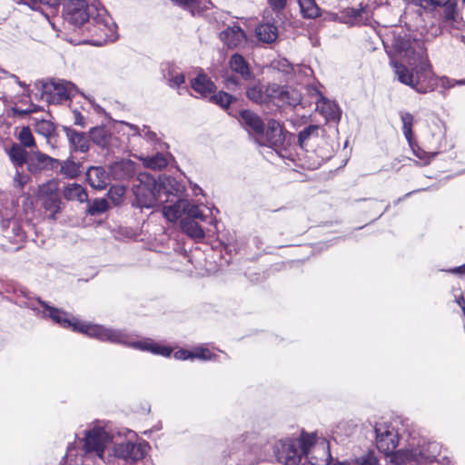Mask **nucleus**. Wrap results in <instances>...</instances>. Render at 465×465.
Returning a JSON list of instances; mask_svg holds the SVG:
<instances>
[{
    "instance_id": "17",
    "label": "nucleus",
    "mask_w": 465,
    "mask_h": 465,
    "mask_svg": "<svg viewBox=\"0 0 465 465\" xmlns=\"http://www.w3.org/2000/svg\"><path fill=\"white\" fill-rule=\"evenodd\" d=\"M96 16L92 17L93 21L95 23V26L104 34L105 41H114L115 39V25L112 21L111 16L106 14L104 8H96Z\"/></svg>"
},
{
    "instance_id": "13",
    "label": "nucleus",
    "mask_w": 465,
    "mask_h": 465,
    "mask_svg": "<svg viewBox=\"0 0 465 465\" xmlns=\"http://www.w3.org/2000/svg\"><path fill=\"white\" fill-rule=\"evenodd\" d=\"M265 94L270 96V99L277 100L279 104L292 107L298 105L302 101L301 92L291 86L270 84L265 87Z\"/></svg>"
},
{
    "instance_id": "37",
    "label": "nucleus",
    "mask_w": 465,
    "mask_h": 465,
    "mask_svg": "<svg viewBox=\"0 0 465 465\" xmlns=\"http://www.w3.org/2000/svg\"><path fill=\"white\" fill-rule=\"evenodd\" d=\"M92 141L99 146H105L108 143L109 133L104 127H94L90 131Z\"/></svg>"
},
{
    "instance_id": "59",
    "label": "nucleus",
    "mask_w": 465,
    "mask_h": 465,
    "mask_svg": "<svg viewBox=\"0 0 465 465\" xmlns=\"http://www.w3.org/2000/svg\"><path fill=\"white\" fill-rule=\"evenodd\" d=\"M450 272L452 273L465 274V263L461 266L450 270Z\"/></svg>"
},
{
    "instance_id": "11",
    "label": "nucleus",
    "mask_w": 465,
    "mask_h": 465,
    "mask_svg": "<svg viewBox=\"0 0 465 465\" xmlns=\"http://www.w3.org/2000/svg\"><path fill=\"white\" fill-rule=\"evenodd\" d=\"M91 16L86 0H64V18L69 24L81 26Z\"/></svg>"
},
{
    "instance_id": "49",
    "label": "nucleus",
    "mask_w": 465,
    "mask_h": 465,
    "mask_svg": "<svg viewBox=\"0 0 465 465\" xmlns=\"http://www.w3.org/2000/svg\"><path fill=\"white\" fill-rule=\"evenodd\" d=\"M269 5L273 11H282L287 5V0H267Z\"/></svg>"
},
{
    "instance_id": "58",
    "label": "nucleus",
    "mask_w": 465,
    "mask_h": 465,
    "mask_svg": "<svg viewBox=\"0 0 465 465\" xmlns=\"http://www.w3.org/2000/svg\"><path fill=\"white\" fill-rule=\"evenodd\" d=\"M446 18L448 20L454 19V8L453 6H448L446 8Z\"/></svg>"
},
{
    "instance_id": "54",
    "label": "nucleus",
    "mask_w": 465,
    "mask_h": 465,
    "mask_svg": "<svg viewBox=\"0 0 465 465\" xmlns=\"http://www.w3.org/2000/svg\"><path fill=\"white\" fill-rule=\"evenodd\" d=\"M183 6H193L194 4H200L201 0H173Z\"/></svg>"
},
{
    "instance_id": "42",
    "label": "nucleus",
    "mask_w": 465,
    "mask_h": 465,
    "mask_svg": "<svg viewBox=\"0 0 465 465\" xmlns=\"http://www.w3.org/2000/svg\"><path fill=\"white\" fill-rule=\"evenodd\" d=\"M18 139L23 147H34L35 142L29 127H23L18 134Z\"/></svg>"
},
{
    "instance_id": "32",
    "label": "nucleus",
    "mask_w": 465,
    "mask_h": 465,
    "mask_svg": "<svg viewBox=\"0 0 465 465\" xmlns=\"http://www.w3.org/2000/svg\"><path fill=\"white\" fill-rule=\"evenodd\" d=\"M8 155L16 166H23L25 163H28L29 159H27V153L25 149L19 144H13L8 151Z\"/></svg>"
},
{
    "instance_id": "35",
    "label": "nucleus",
    "mask_w": 465,
    "mask_h": 465,
    "mask_svg": "<svg viewBox=\"0 0 465 465\" xmlns=\"http://www.w3.org/2000/svg\"><path fill=\"white\" fill-rule=\"evenodd\" d=\"M60 165V173L65 176L66 178L74 179L78 176L80 173V166L76 163L66 160L62 163H59Z\"/></svg>"
},
{
    "instance_id": "46",
    "label": "nucleus",
    "mask_w": 465,
    "mask_h": 465,
    "mask_svg": "<svg viewBox=\"0 0 465 465\" xmlns=\"http://www.w3.org/2000/svg\"><path fill=\"white\" fill-rule=\"evenodd\" d=\"M35 130L37 133L43 134L44 136H48L54 132V126L51 122L41 120L36 123Z\"/></svg>"
},
{
    "instance_id": "25",
    "label": "nucleus",
    "mask_w": 465,
    "mask_h": 465,
    "mask_svg": "<svg viewBox=\"0 0 465 465\" xmlns=\"http://www.w3.org/2000/svg\"><path fill=\"white\" fill-rule=\"evenodd\" d=\"M192 88L201 95H206L212 94L215 90L214 84L205 74H199L191 82Z\"/></svg>"
},
{
    "instance_id": "55",
    "label": "nucleus",
    "mask_w": 465,
    "mask_h": 465,
    "mask_svg": "<svg viewBox=\"0 0 465 465\" xmlns=\"http://www.w3.org/2000/svg\"><path fill=\"white\" fill-rule=\"evenodd\" d=\"M420 7L427 9L433 6L431 0H414Z\"/></svg>"
},
{
    "instance_id": "3",
    "label": "nucleus",
    "mask_w": 465,
    "mask_h": 465,
    "mask_svg": "<svg viewBox=\"0 0 465 465\" xmlns=\"http://www.w3.org/2000/svg\"><path fill=\"white\" fill-rule=\"evenodd\" d=\"M272 448L277 461L283 465H326L329 457L325 440L313 432L281 439Z\"/></svg>"
},
{
    "instance_id": "33",
    "label": "nucleus",
    "mask_w": 465,
    "mask_h": 465,
    "mask_svg": "<svg viewBox=\"0 0 465 465\" xmlns=\"http://www.w3.org/2000/svg\"><path fill=\"white\" fill-rule=\"evenodd\" d=\"M143 165L153 170H161L167 166L168 160L163 153H157L153 156L142 158Z\"/></svg>"
},
{
    "instance_id": "40",
    "label": "nucleus",
    "mask_w": 465,
    "mask_h": 465,
    "mask_svg": "<svg viewBox=\"0 0 465 465\" xmlns=\"http://www.w3.org/2000/svg\"><path fill=\"white\" fill-rule=\"evenodd\" d=\"M164 78L173 88H179L185 82L184 74L177 70H170L164 74Z\"/></svg>"
},
{
    "instance_id": "1",
    "label": "nucleus",
    "mask_w": 465,
    "mask_h": 465,
    "mask_svg": "<svg viewBox=\"0 0 465 465\" xmlns=\"http://www.w3.org/2000/svg\"><path fill=\"white\" fill-rule=\"evenodd\" d=\"M30 308L35 311L37 315H41L43 318H50L54 322L64 328H70L74 331L82 332L101 341L123 344L164 357H169L172 353L171 348L160 345L153 340L143 339L134 341L132 340L131 335L122 330L79 322L67 312L50 306L40 300H37L36 302H32Z\"/></svg>"
},
{
    "instance_id": "43",
    "label": "nucleus",
    "mask_w": 465,
    "mask_h": 465,
    "mask_svg": "<svg viewBox=\"0 0 465 465\" xmlns=\"http://www.w3.org/2000/svg\"><path fill=\"white\" fill-rule=\"evenodd\" d=\"M125 193V188L123 185H113L108 191V197L114 204H119Z\"/></svg>"
},
{
    "instance_id": "24",
    "label": "nucleus",
    "mask_w": 465,
    "mask_h": 465,
    "mask_svg": "<svg viewBox=\"0 0 465 465\" xmlns=\"http://www.w3.org/2000/svg\"><path fill=\"white\" fill-rule=\"evenodd\" d=\"M135 173V164L131 160H122L112 165V173L117 180H124L133 176Z\"/></svg>"
},
{
    "instance_id": "16",
    "label": "nucleus",
    "mask_w": 465,
    "mask_h": 465,
    "mask_svg": "<svg viewBox=\"0 0 465 465\" xmlns=\"http://www.w3.org/2000/svg\"><path fill=\"white\" fill-rule=\"evenodd\" d=\"M59 161L40 151L33 152L28 160V170L31 173H38L43 169H55L58 167Z\"/></svg>"
},
{
    "instance_id": "8",
    "label": "nucleus",
    "mask_w": 465,
    "mask_h": 465,
    "mask_svg": "<svg viewBox=\"0 0 465 465\" xmlns=\"http://www.w3.org/2000/svg\"><path fill=\"white\" fill-rule=\"evenodd\" d=\"M112 441L113 435L97 424L85 431L83 449L86 454L94 453L104 460V450Z\"/></svg>"
},
{
    "instance_id": "51",
    "label": "nucleus",
    "mask_w": 465,
    "mask_h": 465,
    "mask_svg": "<svg viewBox=\"0 0 465 465\" xmlns=\"http://www.w3.org/2000/svg\"><path fill=\"white\" fill-rule=\"evenodd\" d=\"M176 360H193L192 351L181 349L174 352Z\"/></svg>"
},
{
    "instance_id": "28",
    "label": "nucleus",
    "mask_w": 465,
    "mask_h": 465,
    "mask_svg": "<svg viewBox=\"0 0 465 465\" xmlns=\"http://www.w3.org/2000/svg\"><path fill=\"white\" fill-rule=\"evenodd\" d=\"M229 64L231 69L233 72L241 74L242 78L248 79L251 76V72L248 64L241 54H234L233 55H232Z\"/></svg>"
},
{
    "instance_id": "27",
    "label": "nucleus",
    "mask_w": 465,
    "mask_h": 465,
    "mask_svg": "<svg viewBox=\"0 0 465 465\" xmlns=\"http://www.w3.org/2000/svg\"><path fill=\"white\" fill-rule=\"evenodd\" d=\"M256 35L263 43H272L278 37V29L273 24H262L256 28Z\"/></svg>"
},
{
    "instance_id": "31",
    "label": "nucleus",
    "mask_w": 465,
    "mask_h": 465,
    "mask_svg": "<svg viewBox=\"0 0 465 465\" xmlns=\"http://www.w3.org/2000/svg\"><path fill=\"white\" fill-rule=\"evenodd\" d=\"M298 4L303 17L313 19L320 15V7L315 0H298Z\"/></svg>"
},
{
    "instance_id": "39",
    "label": "nucleus",
    "mask_w": 465,
    "mask_h": 465,
    "mask_svg": "<svg viewBox=\"0 0 465 465\" xmlns=\"http://www.w3.org/2000/svg\"><path fill=\"white\" fill-rule=\"evenodd\" d=\"M109 208L108 202L105 199H94L88 203L87 213L90 215H97L104 213Z\"/></svg>"
},
{
    "instance_id": "22",
    "label": "nucleus",
    "mask_w": 465,
    "mask_h": 465,
    "mask_svg": "<svg viewBox=\"0 0 465 465\" xmlns=\"http://www.w3.org/2000/svg\"><path fill=\"white\" fill-rule=\"evenodd\" d=\"M317 110L328 121H339L341 118V110L338 104L324 97H321L316 104Z\"/></svg>"
},
{
    "instance_id": "20",
    "label": "nucleus",
    "mask_w": 465,
    "mask_h": 465,
    "mask_svg": "<svg viewBox=\"0 0 465 465\" xmlns=\"http://www.w3.org/2000/svg\"><path fill=\"white\" fill-rule=\"evenodd\" d=\"M182 191H183V186ZM182 193L183 192L175 197H171L173 200L172 202L174 201V203L164 206L163 209V216L170 222H175L181 218L183 214H185L186 207L188 206V200L181 199L180 196Z\"/></svg>"
},
{
    "instance_id": "38",
    "label": "nucleus",
    "mask_w": 465,
    "mask_h": 465,
    "mask_svg": "<svg viewBox=\"0 0 465 465\" xmlns=\"http://www.w3.org/2000/svg\"><path fill=\"white\" fill-rule=\"evenodd\" d=\"M29 5L33 9L40 10L45 13L44 7H47L52 13L58 7L61 0H28Z\"/></svg>"
},
{
    "instance_id": "29",
    "label": "nucleus",
    "mask_w": 465,
    "mask_h": 465,
    "mask_svg": "<svg viewBox=\"0 0 465 465\" xmlns=\"http://www.w3.org/2000/svg\"><path fill=\"white\" fill-rule=\"evenodd\" d=\"M183 231L191 238L203 239L204 237V229L193 219H183L182 222Z\"/></svg>"
},
{
    "instance_id": "61",
    "label": "nucleus",
    "mask_w": 465,
    "mask_h": 465,
    "mask_svg": "<svg viewBox=\"0 0 465 465\" xmlns=\"http://www.w3.org/2000/svg\"><path fill=\"white\" fill-rule=\"evenodd\" d=\"M144 132V136L148 137L149 139L153 140L155 138V134L150 131L145 132V128L143 130Z\"/></svg>"
},
{
    "instance_id": "4",
    "label": "nucleus",
    "mask_w": 465,
    "mask_h": 465,
    "mask_svg": "<svg viewBox=\"0 0 465 465\" xmlns=\"http://www.w3.org/2000/svg\"><path fill=\"white\" fill-rule=\"evenodd\" d=\"M133 191L135 196L134 205L149 209L172 202L171 197H175L182 192V184L172 177H160L156 180L144 173L136 178Z\"/></svg>"
},
{
    "instance_id": "7",
    "label": "nucleus",
    "mask_w": 465,
    "mask_h": 465,
    "mask_svg": "<svg viewBox=\"0 0 465 465\" xmlns=\"http://www.w3.org/2000/svg\"><path fill=\"white\" fill-rule=\"evenodd\" d=\"M262 447L255 433L244 432L232 441L229 455H235L239 465H256L263 459Z\"/></svg>"
},
{
    "instance_id": "62",
    "label": "nucleus",
    "mask_w": 465,
    "mask_h": 465,
    "mask_svg": "<svg viewBox=\"0 0 465 465\" xmlns=\"http://www.w3.org/2000/svg\"><path fill=\"white\" fill-rule=\"evenodd\" d=\"M464 84H465V79L455 80V85H464Z\"/></svg>"
},
{
    "instance_id": "45",
    "label": "nucleus",
    "mask_w": 465,
    "mask_h": 465,
    "mask_svg": "<svg viewBox=\"0 0 465 465\" xmlns=\"http://www.w3.org/2000/svg\"><path fill=\"white\" fill-rule=\"evenodd\" d=\"M211 101L219 104L223 108H227L232 101V96L225 92H219L211 97Z\"/></svg>"
},
{
    "instance_id": "18",
    "label": "nucleus",
    "mask_w": 465,
    "mask_h": 465,
    "mask_svg": "<svg viewBox=\"0 0 465 465\" xmlns=\"http://www.w3.org/2000/svg\"><path fill=\"white\" fill-rule=\"evenodd\" d=\"M5 77L3 78L0 85L3 88L2 96L0 99L5 101L13 99L16 94H18V88H23V94L29 91L26 84L23 82H20L18 78L15 74H7L5 73Z\"/></svg>"
},
{
    "instance_id": "44",
    "label": "nucleus",
    "mask_w": 465,
    "mask_h": 465,
    "mask_svg": "<svg viewBox=\"0 0 465 465\" xmlns=\"http://www.w3.org/2000/svg\"><path fill=\"white\" fill-rule=\"evenodd\" d=\"M354 462L357 465H378V459L372 450H368L360 457H356Z\"/></svg>"
},
{
    "instance_id": "9",
    "label": "nucleus",
    "mask_w": 465,
    "mask_h": 465,
    "mask_svg": "<svg viewBox=\"0 0 465 465\" xmlns=\"http://www.w3.org/2000/svg\"><path fill=\"white\" fill-rule=\"evenodd\" d=\"M36 198L41 206L48 213L50 218L55 219V214L62 209V201L58 193V183L49 180L38 186Z\"/></svg>"
},
{
    "instance_id": "15",
    "label": "nucleus",
    "mask_w": 465,
    "mask_h": 465,
    "mask_svg": "<svg viewBox=\"0 0 465 465\" xmlns=\"http://www.w3.org/2000/svg\"><path fill=\"white\" fill-rule=\"evenodd\" d=\"M241 123L244 128L251 134L256 142L262 136L264 124L262 119L254 113L249 110H243L240 114Z\"/></svg>"
},
{
    "instance_id": "5",
    "label": "nucleus",
    "mask_w": 465,
    "mask_h": 465,
    "mask_svg": "<svg viewBox=\"0 0 465 465\" xmlns=\"http://www.w3.org/2000/svg\"><path fill=\"white\" fill-rule=\"evenodd\" d=\"M374 431L376 446L388 458L387 462L393 454L397 453L395 449L400 444L402 446L401 449L420 445L417 428L408 419L399 418L393 422L376 423Z\"/></svg>"
},
{
    "instance_id": "41",
    "label": "nucleus",
    "mask_w": 465,
    "mask_h": 465,
    "mask_svg": "<svg viewBox=\"0 0 465 465\" xmlns=\"http://www.w3.org/2000/svg\"><path fill=\"white\" fill-rule=\"evenodd\" d=\"M193 360L198 359L201 361H213L216 360V354L211 351L210 349L205 347H196L192 351Z\"/></svg>"
},
{
    "instance_id": "63",
    "label": "nucleus",
    "mask_w": 465,
    "mask_h": 465,
    "mask_svg": "<svg viewBox=\"0 0 465 465\" xmlns=\"http://www.w3.org/2000/svg\"><path fill=\"white\" fill-rule=\"evenodd\" d=\"M95 34H99L101 35H103L98 29H97V31H95Z\"/></svg>"
},
{
    "instance_id": "56",
    "label": "nucleus",
    "mask_w": 465,
    "mask_h": 465,
    "mask_svg": "<svg viewBox=\"0 0 465 465\" xmlns=\"http://www.w3.org/2000/svg\"><path fill=\"white\" fill-rule=\"evenodd\" d=\"M36 110V107H34L33 109H25V110H19V109H14L15 113L19 115H27L31 114L32 112H35Z\"/></svg>"
},
{
    "instance_id": "30",
    "label": "nucleus",
    "mask_w": 465,
    "mask_h": 465,
    "mask_svg": "<svg viewBox=\"0 0 465 465\" xmlns=\"http://www.w3.org/2000/svg\"><path fill=\"white\" fill-rule=\"evenodd\" d=\"M401 120L402 122V132L408 141L410 147H413V133L412 126L414 123L413 115L409 112L401 113Z\"/></svg>"
},
{
    "instance_id": "19",
    "label": "nucleus",
    "mask_w": 465,
    "mask_h": 465,
    "mask_svg": "<svg viewBox=\"0 0 465 465\" xmlns=\"http://www.w3.org/2000/svg\"><path fill=\"white\" fill-rule=\"evenodd\" d=\"M220 38L228 48H237L246 42V35L239 26L228 27L220 34Z\"/></svg>"
},
{
    "instance_id": "50",
    "label": "nucleus",
    "mask_w": 465,
    "mask_h": 465,
    "mask_svg": "<svg viewBox=\"0 0 465 465\" xmlns=\"http://www.w3.org/2000/svg\"><path fill=\"white\" fill-rule=\"evenodd\" d=\"M28 180L29 177L27 175L16 172L15 176L14 178L15 186L18 188H23L24 185L28 182Z\"/></svg>"
},
{
    "instance_id": "53",
    "label": "nucleus",
    "mask_w": 465,
    "mask_h": 465,
    "mask_svg": "<svg viewBox=\"0 0 465 465\" xmlns=\"http://www.w3.org/2000/svg\"><path fill=\"white\" fill-rule=\"evenodd\" d=\"M74 124L84 126V118L77 110L74 111Z\"/></svg>"
},
{
    "instance_id": "2",
    "label": "nucleus",
    "mask_w": 465,
    "mask_h": 465,
    "mask_svg": "<svg viewBox=\"0 0 465 465\" xmlns=\"http://www.w3.org/2000/svg\"><path fill=\"white\" fill-rule=\"evenodd\" d=\"M391 47L395 54L402 58L407 65L391 61L397 79L410 86L419 94L432 92L437 87V78L429 62L424 42L420 39H411L406 35H394Z\"/></svg>"
},
{
    "instance_id": "57",
    "label": "nucleus",
    "mask_w": 465,
    "mask_h": 465,
    "mask_svg": "<svg viewBox=\"0 0 465 465\" xmlns=\"http://www.w3.org/2000/svg\"><path fill=\"white\" fill-rule=\"evenodd\" d=\"M440 33V29L438 26H432L431 33L426 35V40H429L430 37H435L438 34Z\"/></svg>"
},
{
    "instance_id": "23",
    "label": "nucleus",
    "mask_w": 465,
    "mask_h": 465,
    "mask_svg": "<svg viewBox=\"0 0 465 465\" xmlns=\"http://www.w3.org/2000/svg\"><path fill=\"white\" fill-rule=\"evenodd\" d=\"M63 196L67 201H76L80 203L88 201V193L84 187L79 183H68L64 186L62 191Z\"/></svg>"
},
{
    "instance_id": "52",
    "label": "nucleus",
    "mask_w": 465,
    "mask_h": 465,
    "mask_svg": "<svg viewBox=\"0 0 465 465\" xmlns=\"http://www.w3.org/2000/svg\"><path fill=\"white\" fill-rule=\"evenodd\" d=\"M440 81L441 86L444 88H451V87L455 86L454 79H450L446 76H442V77H440Z\"/></svg>"
},
{
    "instance_id": "21",
    "label": "nucleus",
    "mask_w": 465,
    "mask_h": 465,
    "mask_svg": "<svg viewBox=\"0 0 465 465\" xmlns=\"http://www.w3.org/2000/svg\"><path fill=\"white\" fill-rule=\"evenodd\" d=\"M86 177L90 186L96 190H104L110 183L109 174L100 166L90 167L86 172Z\"/></svg>"
},
{
    "instance_id": "10",
    "label": "nucleus",
    "mask_w": 465,
    "mask_h": 465,
    "mask_svg": "<svg viewBox=\"0 0 465 465\" xmlns=\"http://www.w3.org/2000/svg\"><path fill=\"white\" fill-rule=\"evenodd\" d=\"M77 87L64 80H50L43 84V97L49 104H61L77 94Z\"/></svg>"
},
{
    "instance_id": "60",
    "label": "nucleus",
    "mask_w": 465,
    "mask_h": 465,
    "mask_svg": "<svg viewBox=\"0 0 465 465\" xmlns=\"http://www.w3.org/2000/svg\"><path fill=\"white\" fill-rule=\"evenodd\" d=\"M431 1L433 4V6H435V5L441 6V5H446L450 0H431Z\"/></svg>"
},
{
    "instance_id": "14",
    "label": "nucleus",
    "mask_w": 465,
    "mask_h": 465,
    "mask_svg": "<svg viewBox=\"0 0 465 465\" xmlns=\"http://www.w3.org/2000/svg\"><path fill=\"white\" fill-rule=\"evenodd\" d=\"M285 135L283 129L279 122L270 120L267 124V129L262 132V136L258 140L260 145L269 146L274 149L283 146Z\"/></svg>"
},
{
    "instance_id": "48",
    "label": "nucleus",
    "mask_w": 465,
    "mask_h": 465,
    "mask_svg": "<svg viewBox=\"0 0 465 465\" xmlns=\"http://www.w3.org/2000/svg\"><path fill=\"white\" fill-rule=\"evenodd\" d=\"M413 151V153L420 160L424 161V163L427 164L430 162V160L434 157V154H430L425 151L421 150L413 141V147H411Z\"/></svg>"
},
{
    "instance_id": "47",
    "label": "nucleus",
    "mask_w": 465,
    "mask_h": 465,
    "mask_svg": "<svg viewBox=\"0 0 465 465\" xmlns=\"http://www.w3.org/2000/svg\"><path fill=\"white\" fill-rule=\"evenodd\" d=\"M318 129V125L312 124L302 130L298 134L300 144L302 145L304 142L310 138L311 135L317 134Z\"/></svg>"
},
{
    "instance_id": "12",
    "label": "nucleus",
    "mask_w": 465,
    "mask_h": 465,
    "mask_svg": "<svg viewBox=\"0 0 465 465\" xmlns=\"http://www.w3.org/2000/svg\"><path fill=\"white\" fill-rule=\"evenodd\" d=\"M150 450V445L146 441L134 443L125 440L114 446L113 451L116 458L126 461H137L143 460Z\"/></svg>"
},
{
    "instance_id": "34",
    "label": "nucleus",
    "mask_w": 465,
    "mask_h": 465,
    "mask_svg": "<svg viewBox=\"0 0 465 465\" xmlns=\"http://www.w3.org/2000/svg\"><path fill=\"white\" fill-rule=\"evenodd\" d=\"M185 214L187 216L184 219H198L203 222L209 220V223H213L214 222L213 217H209L208 214L204 213L203 210H202L199 206L191 203L189 201Z\"/></svg>"
},
{
    "instance_id": "36",
    "label": "nucleus",
    "mask_w": 465,
    "mask_h": 465,
    "mask_svg": "<svg viewBox=\"0 0 465 465\" xmlns=\"http://www.w3.org/2000/svg\"><path fill=\"white\" fill-rule=\"evenodd\" d=\"M247 97L257 104L266 103L267 99H270V96H267L265 94V89L263 90L261 85H253L249 87L246 92Z\"/></svg>"
},
{
    "instance_id": "64",
    "label": "nucleus",
    "mask_w": 465,
    "mask_h": 465,
    "mask_svg": "<svg viewBox=\"0 0 465 465\" xmlns=\"http://www.w3.org/2000/svg\"><path fill=\"white\" fill-rule=\"evenodd\" d=\"M359 15V11H355L354 16H357Z\"/></svg>"
},
{
    "instance_id": "26",
    "label": "nucleus",
    "mask_w": 465,
    "mask_h": 465,
    "mask_svg": "<svg viewBox=\"0 0 465 465\" xmlns=\"http://www.w3.org/2000/svg\"><path fill=\"white\" fill-rule=\"evenodd\" d=\"M66 136L71 143V146L75 151L85 153L89 149V141L84 133L76 132L73 129H66Z\"/></svg>"
},
{
    "instance_id": "6",
    "label": "nucleus",
    "mask_w": 465,
    "mask_h": 465,
    "mask_svg": "<svg viewBox=\"0 0 465 465\" xmlns=\"http://www.w3.org/2000/svg\"><path fill=\"white\" fill-rule=\"evenodd\" d=\"M420 445L400 449L397 453L391 457L387 465H422L431 462L440 452V446L437 442H426L420 437Z\"/></svg>"
}]
</instances>
